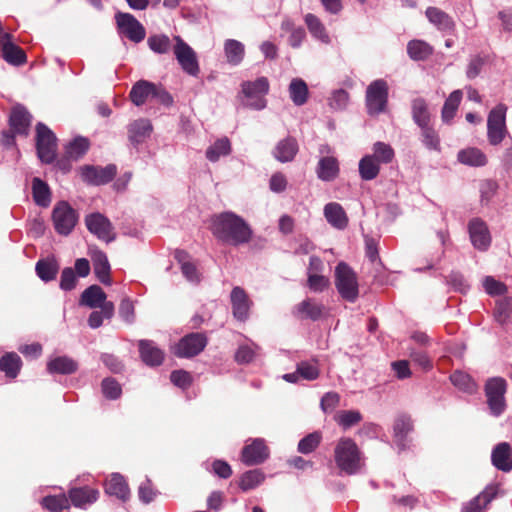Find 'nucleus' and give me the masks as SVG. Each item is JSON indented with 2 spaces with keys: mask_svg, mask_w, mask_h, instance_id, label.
<instances>
[{
  "mask_svg": "<svg viewBox=\"0 0 512 512\" xmlns=\"http://www.w3.org/2000/svg\"><path fill=\"white\" fill-rule=\"evenodd\" d=\"M498 492V484H491L486 486L480 494L470 500L463 507L462 512H484L491 501L496 498Z\"/></svg>",
  "mask_w": 512,
  "mask_h": 512,
  "instance_id": "nucleus-20",
  "label": "nucleus"
},
{
  "mask_svg": "<svg viewBox=\"0 0 512 512\" xmlns=\"http://www.w3.org/2000/svg\"><path fill=\"white\" fill-rule=\"evenodd\" d=\"M462 95L463 94L461 90H455L446 99L441 113L444 122L450 121L455 116V113L462 100Z\"/></svg>",
  "mask_w": 512,
  "mask_h": 512,
  "instance_id": "nucleus-48",
  "label": "nucleus"
},
{
  "mask_svg": "<svg viewBox=\"0 0 512 512\" xmlns=\"http://www.w3.org/2000/svg\"><path fill=\"white\" fill-rule=\"evenodd\" d=\"M324 310L325 307L322 304L307 298L294 307V314L302 320L310 319L317 321L322 317Z\"/></svg>",
  "mask_w": 512,
  "mask_h": 512,
  "instance_id": "nucleus-25",
  "label": "nucleus"
},
{
  "mask_svg": "<svg viewBox=\"0 0 512 512\" xmlns=\"http://www.w3.org/2000/svg\"><path fill=\"white\" fill-rule=\"evenodd\" d=\"M41 505L50 512H62L70 509V501L65 494L45 496L41 500Z\"/></svg>",
  "mask_w": 512,
  "mask_h": 512,
  "instance_id": "nucleus-42",
  "label": "nucleus"
},
{
  "mask_svg": "<svg viewBox=\"0 0 512 512\" xmlns=\"http://www.w3.org/2000/svg\"><path fill=\"white\" fill-rule=\"evenodd\" d=\"M298 373L307 381L316 380L320 375V369L316 361H301L297 364Z\"/></svg>",
  "mask_w": 512,
  "mask_h": 512,
  "instance_id": "nucleus-55",
  "label": "nucleus"
},
{
  "mask_svg": "<svg viewBox=\"0 0 512 512\" xmlns=\"http://www.w3.org/2000/svg\"><path fill=\"white\" fill-rule=\"evenodd\" d=\"M227 61L232 65H238L244 57V45L234 39H229L224 45Z\"/></svg>",
  "mask_w": 512,
  "mask_h": 512,
  "instance_id": "nucleus-47",
  "label": "nucleus"
},
{
  "mask_svg": "<svg viewBox=\"0 0 512 512\" xmlns=\"http://www.w3.org/2000/svg\"><path fill=\"white\" fill-rule=\"evenodd\" d=\"M407 53L415 61L426 60L433 53V47L423 40H411L407 44Z\"/></svg>",
  "mask_w": 512,
  "mask_h": 512,
  "instance_id": "nucleus-39",
  "label": "nucleus"
},
{
  "mask_svg": "<svg viewBox=\"0 0 512 512\" xmlns=\"http://www.w3.org/2000/svg\"><path fill=\"white\" fill-rule=\"evenodd\" d=\"M81 177L84 182L91 185H104L109 183L117 174V168L113 164L105 167L84 165L80 168Z\"/></svg>",
  "mask_w": 512,
  "mask_h": 512,
  "instance_id": "nucleus-13",
  "label": "nucleus"
},
{
  "mask_svg": "<svg viewBox=\"0 0 512 512\" xmlns=\"http://www.w3.org/2000/svg\"><path fill=\"white\" fill-rule=\"evenodd\" d=\"M138 348L141 360L148 366L154 367L162 364L164 352L151 340H139Z\"/></svg>",
  "mask_w": 512,
  "mask_h": 512,
  "instance_id": "nucleus-22",
  "label": "nucleus"
},
{
  "mask_svg": "<svg viewBox=\"0 0 512 512\" xmlns=\"http://www.w3.org/2000/svg\"><path fill=\"white\" fill-rule=\"evenodd\" d=\"M68 498L70 505L77 508H86L99 498V490L90 486L73 487L68 490Z\"/></svg>",
  "mask_w": 512,
  "mask_h": 512,
  "instance_id": "nucleus-21",
  "label": "nucleus"
},
{
  "mask_svg": "<svg viewBox=\"0 0 512 512\" xmlns=\"http://www.w3.org/2000/svg\"><path fill=\"white\" fill-rule=\"evenodd\" d=\"M374 158L379 163H390L394 158V150L393 148L384 142H376L373 146V155Z\"/></svg>",
  "mask_w": 512,
  "mask_h": 512,
  "instance_id": "nucleus-56",
  "label": "nucleus"
},
{
  "mask_svg": "<svg viewBox=\"0 0 512 512\" xmlns=\"http://www.w3.org/2000/svg\"><path fill=\"white\" fill-rule=\"evenodd\" d=\"M231 152V143L227 137L216 140L206 150V158L211 162H216L221 156H227Z\"/></svg>",
  "mask_w": 512,
  "mask_h": 512,
  "instance_id": "nucleus-46",
  "label": "nucleus"
},
{
  "mask_svg": "<svg viewBox=\"0 0 512 512\" xmlns=\"http://www.w3.org/2000/svg\"><path fill=\"white\" fill-rule=\"evenodd\" d=\"M114 314V304L106 302L101 306L100 311H93L88 318V324L95 329L102 325L104 319H110Z\"/></svg>",
  "mask_w": 512,
  "mask_h": 512,
  "instance_id": "nucleus-50",
  "label": "nucleus"
},
{
  "mask_svg": "<svg viewBox=\"0 0 512 512\" xmlns=\"http://www.w3.org/2000/svg\"><path fill=\"white\" fill-rule=\"evenodd\" d=\"M9 33L0 30V51L1 57L9 64L20 66L26 63L27 57L25 51L12 41Z\"/></svg>",
  "mask_w": 512,
  "mask_h": 512,
  "instance_id": "nucleus-14",
  "label": "nucleus"
},
{
  "mask_svg": "<svg viewBox=\"0 0 512 512\" xmlns=\"http://www.w3.org/2000/svg\"><path fill=\"white\" fill-rule=\"evenodd\" d=\"M492 464L503 472L512 470V451L507 442L497 444L491 454Z\"/></svg>",
  "mask_w": 512,
  "mask_h": 512,
  "instance_id": "nucleus-24",
  "label": "nucleus"
},
{
  "mask_svg": "<svg viewBox=\"0 0 512 512\" xmlns=\"http://www.w3.org/2000/svg\"><path fill=\"white\" fill-rule=\"evenodd\" d=\"M152 130V124L148 119H137L128 125L129 141L134 145L140 144L150 136Z\"/></svg>",
  "mask_w": 512,
  "mask_h": 512,
  "instance_id": "nucleus-28",
  "label": "nucleus"
},
{
  "mask_svg": "<svg viewBox=\"0 0 512 512\" xmlns=\"http://www.w3.org/2000/svg\"><path fill=\"white\" fill-rule=\"evenodd\" d=\"M35 269L38 277L41 280L49 282L56 278V275L59 270V265L55 259H45L39 260L36 263Z\"/></svg>",
  "mask_w": 512,
  "mask_h": 512,
  "instance_id": "nucleus-44",
  "label": "nucleus"
},
{
  "mask_svg": "<svg viewBox=\"0 0 512 512\" xmlns=\"http://www.w3.org/2000/svg\"><path fill=\"white\" fill-rule=\"evenodd\" d=\"M230 301L233 316L238 321H246L249 318V312L253 305L246 291L242 287H234L230 294Z\"/></svg>",
  "mask_w": 512,
  "mask_h": 512,
  "instance_id": "nucleus-16",
  "label": "nucleus"
},
{
  "mask_svg": "<svg viewBox=\"0 0 512 512\" xmlns=\"http://www.w3.org/2000/svg\"><path fill=\"white\" fill-rule=\"evenodd\" d=\"M155 89L156 84L147 80H139L132 86L129 98L136 106H142L147 99L152 98Z\"/></svg>",
  "mask_w": 512,
  "mask_h": 512,
  "instance_id": "nucleus-29",
  "label": "nucleus"
},
{
  "mask_svg": "<svg viewBox=\"0 0 512 512\" xmlns=\"http://www.w3.org/2000/svg\"><path fill=\"white\" fill-rule=\"evenodd\" d=\"M242 92L246 97L265 95L269 91V82L266 77H259L255 81H245L241 85Z\"/></svg>",
  "mask_w": 512,
  "mask_h": 512,
  "instance_id": "nucleus-43",
  "label": "nucleus"
},
{
  "mask_svg": "<svg viewBox=\"0 0 512 512\" xmlns=\"http://www.w3.org/2000/svg\"><path fill=\"white\" fill-rule=\"evenodd\" d=\"M507 383L501 377L489 379L485 385V395L491 413L494 416L501 415L506 408L505 393Z\"/></svg>",
  "mask_w": 512,
  "mask_h": 512,
  "instance_id": "nucleus-8",
  "label": "nucleus"
},
{
  "mask_svg": "<svg viewBox=\"0 0 512 512\" xmlns=\"http://www.w3.org/2000/svg\"><path fill=\"white\" fill-rule=\"evenodd\" d=\"M335 419L340 426L347 429L358 424L361 421L362 416L358 411L344 410L339 412Z\"/></svg>",
  "mask_w": 512,
  "mask_h": 512,
  "instance_id": "nucleus-58",
  "label": "nucleus"
},
{
  "mask_svg": "<svg viewBox=\"0 0 512 512\" xmlns=\"http://www.w3.org/2000/svg\"><path fill=\"white\" fill-rule=\"evenodd\" d=\"M208 338L204 333H190L180 339L174 354L180 358H191L200 354L206 347Z\"/></svg>",
  "mask_w": 512,
  "mask_h": 512,
  "instance_id": "nucleus-11",
  "label": "nucleus"
},
{
  "mask_svg": "<svg viewBox=\"0 0 512 512\" xmlns=\"http://www.w3.org/2000/svg\"><path fill=\"white\" fill-rule=\"evenodd\" d=\"M289 96L296 106L304 105L309 97V90L306 82L301 78H293L289 84Z\"/></svg>",
  "mask_w": 512,
  "mask_h": 512,
  "instance_id": "nucleus-37",
  "label": "nucleus"
},
{
  "mask_svg": "<svg viewBox=\"0 0 512 512\" xmlns=\"http://www.w3.org/2000/svg\"><path fill=\"white\" fill-rule=\"evenodd\" d=\"M173 53L182 70L193 77L200 73V66L196 52L180 36H174Z\"/></svg>",
  "mask_w": 512,
  "mask_h": 512,
  "instance_id": "nucleus-7",
  "label": "nucleus"
},
{
  "mask_svg": "<svg viewBox=\"0 0 512 512\" xmlns=\"http://www.w3.org/2000/svg\"><path fill=\"white\" fill-rule=\"evenodd\" d=\"M105 492L111 496H116L123 502L130 498L129 486L125 478L118 474H112L111 477L105 482Z\"/></svg>",
  "mask_w": 512,
  "mask_h": 512,
  "instance_id": "nucleus-27",
  "label": "nucleus"
},
{
  "mask_svg": "<svg viewBox=\"0 0 512 512\" xmlns=\"http://www.w3.org/2000/svg\"><path fill=\"white\" fill-rule=\"evenodd\" d=\"M78 283L77 276L71 267H66L62 270L60 277V288L64 291L73 290Z\"/></svg>",
  "mask_w": 512,
  "mask_h": 512,
  "instance_id": "nucleus-62",
  "label": "nucleus"
},
{
  "mask_svg": "<svg viewBox=\"0 0 512 512\" xmlns=\"http://www.w3.org/2000/svg\"><path fill=\"white\" fill-rule=\"evenodd\" d=\"M486 62H487L486 56L476 55V56L472 57L467 66L466 76L469 79L476 78L480 74V72Z\"/></svg>",
  "mask_w": 512,
  "mask_h": 512,
  "instance_id": "nucleus-64",
  "label": "nucleus"
},
{
  "mask_svg": "<svg viewBox=\"0 0 512 512\" xmlns=\"http://www.w3.org/2000/svg\"><path fill=\"white\" fill-rule=\"evenodd\" d=\"M22 367V360L15 352H7L0 357V371L5 376L14 379L18 376Z\"/></svg>",
  "mask_w": 512,
  "mask_h": 512,
  "instance_id": "nucleus-34",
  "label": "nucleus"
},
{
  "mask_svg": "<svg viewBox=\"0 0 512 512\" xmlns=\"http://www.w3.org/2000/svg\"><path fill=\"white\" fill-rule=\"evenodd\" d=\"M327 222L336 229L342 230L348 226V216L343 207L337 202H330L324 207Z\"/></svg>",
  "mask_w": 512,
  "mask_h": 512,
  "instance_id": "nucleus-26",
  "label": "nucleus"
},
{
  "mask_svg": "<svg viewBox=\"0 0 512 512\" xmlns=\"http://www.w3.org/2000/svg\"><path fill=\"white\" fill-rule=\"evenodd\" d=\"M380 171L379 162L372 155L364 156L359 162V173L363 180L375 179Z\"/></svg>",
  "mask_w": 512,
  "mask_h": 512,
  "instance_id": "nucleus-45",
  "label": "nucleus"
},
{
  "mask_svg": "<svg viewBox=\"0 0 512 512\" xmlns=\"http://www.w3.org/2000/svg\"><path fill=\"white\" fill-rule=\"evenodd\" d=\"M147 44L149 48L157 54H166L171 48L173 49L170 38L164 34L149 36Z\"/></svg>",
  "mask_w": 512,
  "mask_h": 512,
  "instance_id": "nucleus-53",
  "label": "nucleus"
},
{
  "mask_svg": "<svg viewBox=\"0 0 512 512\" xmlns=\"http://www.w3.org/2000/svg\"><path fill=\"white\" fill-rule=\"evenodd\" d=\"M421 128L422 142L430 150H440V139L437 132L430 126H423Z\"/></svg>",
  "mask_w": 512,
  "mask_h": 512,
  "instance_id": "nucleus-57",
  "label": "nucleus"
},
{
  "mask_svg": "<svg viewBox=\"0 0 512 512\" xmlns=\"http://www.w3.org/2000/svg\"><path fill=\"white\" fill-rule=\"evenodd\" d=\"M101 388L104 396L111 400L119 398L122 393L120 384L113 378H105L101 383Z\"/></svg>",
  "mask_w": 512,
  "mask_h": 512,
  "instance_id": "nucleus-60",
  "label": "nucleus"
},
{
  "mask_svg": "<svg viewBox=\"0 0 512 512\" xmlns=\"http://www.w3.org/2000/svg\"><path fill=\"white\" fill-rule=\"evenodd\" d=\"M32 121V115L23 105L17 104L12 107L9 116V126L17 135L27 137Z\"/></svg>",
  "mask_w": 512,
  "mask_h": 512,
  "instance_id": "nucleus-18",
  "label": "nucleus"
},
{
  "mask_svg": "<svg viewBox=\"0 0 512 512\" xmlns=\"http://www.w3.org/2000/svg\"><path fill=\"white\" fill-rule=\"evenodd\" d=\"M106 294L103 289L98 285H91L83 291L80 298V303L89 308H101L106 303Z\"/></svg>",
  "mask_w": 512,
  "mask_h": 512,
  "instance_id": "nucleus-33",
  "label": "nucleus"
},
{
  "mask_svg": "<svg viewBox=\"0 0 512 512\" xmlns=\"http://www.w3.org/2000/svg\"><path fill=\"white\" fill-rule=\"evenodd\" d=\"M46 368L50 374L70 375L78 370V363L68 356H58L48 361Z\"/></svg>",
  "mask_w": 512,
  "mask_h": 512,
  "instance_id": "nucleus-30",
  "label": "nucleus"
},
{
  "mask_svg": "<svg viewBox=\"0 0 512 512\" xmlns=\"http://www.w3.org/2000/svg\"><path fill=\"white\" fill-rule=\"evenodd\" d=\"M507 106L498 104L493 108L487 119V136L491 145H499L507 133L506 129Z\"/></svg>",
  "mask_w": 512,
  "mask_h": 512,
  "instance_id": "nucleus-9",
  "label": "nucleus"
},
{
  "mask_svg": "<svg viewBox=\"0 0 512 512\" xmlns=\"http://www.w3.org/2000/svg\"><path fill=\"white\" fill-rule=\"evenodd\" d=\"M269 457V448L261 438L252 440L250 444L243 447L241 460L248 466L263 463Z\"/></svg>",
  "mask_w": 512,
  "mask_h": 512,
  "instance_id": "nucleus-15",
  "label": "nucleus"
},
{
  "mask_svg": "<svg viewBox=\"0 0 512 512\" xmlns=\"http://www.w3.org/2000/svg\"><path fill=\"white\" fill-rule=\"evenodd\" d=\"M92 262H93L94 273H95L96 277L98 278V280L105 285H110L111 284L110 264H109L106 254L100 250L95 251L92 254Z\"/></svg>",
  "mask_w": 512,
  "mask_h": 512,
  "instance_id": "nucleus-31",
  "label": "nucleus"
},
{
  "mask_svg": "<svg viewBox=\"0 0 512 512\" xmlns=\"http://www.w3.org/2000/svg\"><path fill=\"white\" fill-rule=\"evenodd\" d=\"M265 479L264 473L259 469L249 470L242 474L239 481V487L242 491L254 489Z\"/></svg>",
  "mask_w": 512,
  "mask_h": 512,
  "instance_id": "nucleus-49",
  "label": "nucleus"
},
{
  "mask_svg": "<svg viewBox=\"0 0 512 512\" xmlns=\"http://www.w3.org/2000/svg\"><path fill=\"white\" fill-rule=\"evenodd\" d=\"M36 150L39 159L46 164L52 163L57 155V138L44 123L36 125Z\"/></svg>",
  "mask_w": 512,
  "mask_h": 512,
  "instance_id": "nucleus-5",
  "label": "nucleus"
},
{
  "mask_svg": "<svg viewBox=\"0 0 512 512\" xmlns=\"http://www.w3.org/2000/svg\"><path fill=\"white\" fill-rule=\"evenodd\" d=\"M339 163L335 157H322L317 165V176L323 181H333L339 175Z\"/></svg>",
  "mask_w": 512,
  "mask_h": 512,
  "instance_id": "nucleus-32",
  "label": "nucleus"
},
{
  "mask_svg": "<svg viewBox=\"0 0 512 512\" xmlns=\"http://www.w3.org/2000/svg\"><path fill=\"white\" fill-rule=\"evenodd\" d=\"M330 285L329 279L319 273H308L307 286L313 292H322Z\"/></svg>",
  "mask_w": 512,
  "mask_h": 512,
  "instance_id": "nucleus-59",
  "label": "nucleus"
},
{
  "mask_svg": "<svg viewBox=\"0 0 512 512\" xmlns=\"http://www.w3.org/2000/svg\"><path fill=\"white\" fill-rule=\"evenodd\" d=\"M32 194L33 200L38 206H49L51 202V192L49 186L38 177H35L32 180Z\"/></svg>",
  "mask_w": 512,
  "mask_h": 512,
  "instance_id": "nucleus-38",
  "label": "nucleus"
},
{
  "mask_svg": "<svg viewBox=\"0 0 512 512\" xmlns=\"http://www.w3.org/2000/svg\"><path fill=\"white\" fill-rule=\"evenodd\" d=\"M299 151L298 142L294 137L288 136L280 140L273 149V156L281 163L294 160Z\"/></svg>",
  "mask_w": 512,
  "mask_h": 512,
  "instance_id": "nucleus-23",
  "label": "nucleus"
},
{
  "mask_svg": "<svg viewBox=\"0 0 512 512\" xmlns=\"http://www.w3.org/2000/svg\"><path fill=\"white\" fill-rule=\"evenodd\" d=\"M210 231L217 240L232 246L250 242L253 235L250 225L241 216L230 211L213 215Z\"/></svg>",
  "mask_w": 512,
  "mask_h": 512,
  "instance_id": "nucleus-1",
  "label": "nucleus"
},
{
  "mask_svg": "<svg viewBox=\"0 0 512 512\" xmlns=\"http://www.w3.org/2000/svg\"><path fill=\"white\" fill-rule=\"evenodd\" d=\"M85 225L90 233L98 239L110 243L116 239V233L111 221L99 212L91 213L85 216Z\"/></svg>",
  "mask_w": 512,
  "mask_h": 512,
  "instance_id": "nucleus-10",
  "label": "nucleus"
},
{
  "mask_svg": "<svg viewBox=\"0 0 512 512\" xmlns=\"http://www.w3.org/2000/svg\"><path fill=\"white\" fill-rule=\"evenodd\" d=\"M305 24L313 37L327 44L330 42V37L322 21L314 14L308 13L305 16Z\"/></svg>",
  "mask_w": 512,
  "mask_h": 512,
  "instance_id": "nucleus-40",
  "label": "nucleus"
},
{
  "mask_svg": "<svg viewBox=\"0 0 512 512\" xmlns=\"http://www.w3.org/2000/svg\"><path fill=\"white\" fill-rule=\"evenodd\" d=\"M335 287L340 296L354 303L359 296V284L357 274L345 262H340L335 268Z\"/></svg>",
  "mask_w": 512,
  "mask_h": 512,
  "instance_id": "nucleus-3",
  "label": "nucleus"
},
{
  "mask_svg": "<svg viewBox=\"0 0 512 512\" xmlns=\"http://www.w3.org/2000/svg\"><path fill=\"white\" fill-rule=\"evenodd\" d=\"M411 114L413 121L419 126L430 125L431 114L428 104L424 98H415L411 103Z\"/></svg>",
  "mask_w": 512,
  "mask_h": 512,
  "instance_id": "nucleus-35",
  "label": "nucleus"
},
{
  "mask_svg": "<svg viewBox=\"0 0 512 512\" xmlns=\"http://www.w3.org/2000/svg\"><path fill=\"white\" fill-rule=\"evenodd\" d=\"M79 214L66 201L58 202L52 210V221L55 231L68 236L78 223Z\"/></svg>",
  "mask_w": 512,
  "mask_h": 512,
  "instance_id": "nucleus-6",
  "label": "nucleus"
},
{
  "mask_svg": "<svg viewBox=\"0 0 512 512\" xmlns=\"http://www.w3.org/2000/svg\"><path fill=\"white\" fill-rule=\"evenodd\" d=\"M334 460L341 473L357 474L362 466V455L357 444L351 438H341L334 449Z\"/></svg>",
  "mask_w": 512,
  "mask_h": 512,
  "instance_id": "nucleus-2",
  "label": "nucleus"
},
{
  "mask_svg": "<svg viewBox=\"0 0 512 512\" xmlns=\"http://www.w3.org/2000/svg\"><path fill=\"white\" fill-rule=\"evenodd\" d=\"M115 18L119 32L129 40L139 43L145 38L144 26L132 14L119 12Z\"/></svg>",
  "mask_w": 512,
  "mask_h": 512,
  "instance_id": "nucleus-12",
  "label": "nucleus"
},
{
  "mask_svg": "<svg viewBox=\"0 0 512 512\" xmlns=\"http://www.w3.org/2000/svg\"><path fill=\"white\" fill-rule=\"evenodd\" d=\"M483 286L485 291L491 296L503 295L507 291V287L504 283L496 280L492 276H486L483 280Z\"/></svg>",
  "mask_w": 512,
  "mask_h": 512,
  "instance_id": "nucleus-61",
  "label": "nucleus"
},
{
  "mask_svg": "<svg viewBox=\"0 0 512 512\" xmlns=\"http://www.w3.org/2000/svg\"><path fill=\"white\" fill-rule=\"evenodd\" d=\"M468 229L473 246L481 251L487 250L491 244V236L486 223L480 218H473Z\"/></svg>",
  "mask_w": 512,
  "mask_h": 512,
  "instance_id": "nucleus-19",
  "label": "nucleus"
},
{
  "mask_svg": "<svg viewBox=\"0 0 512 512\" xmlns=\"http://www.w3.org/2000/svg\"><path fill=\"white\" fill-rule=\"evenodd\" d=\"M458 161L470 166H484L487 163L486 155L478 148H467L458 152Z\"/></svg>",
  "mask_w": 512,
  "mask_h": 512,
  "instance_id": "nucleus-41",
  "label": "nucleus"
},
{
  "mask_svg": "<svg viewBox=\"0 0 512 512\" xmlns=\"http://www.w3.org/2000/svg\"><path fill=\"white\" fill-rule=\"evenodd\" d=\"M450 380L455 387L464 392L474 393L477 390L476 383L473 381L470 375L464 372L455 371L453 374H451Z\"/></svg>",
  "mask_w": 512,
  "mask_h": 512,
  "instance_id": "nucleus-51",
  "label": "nucleus"
},
{
  "mask_svg": "<svg viewBox=\"0 0 512 512\" xmlns=\"http://www.w3.org/2000/svg\"><path fill=\"white\" fill-rule=\"evenodd\" d=\"M321 440L322 434L320 432H312L299 441L297 449L302 454H309L320 445Z\"/></svg>",
  "mask_w": 512,
  "mask_h": 512,
  "instance_id": "nucleus-54",
  "label": "nucleus"
},
{
  "mask_svg": "<svg viewBox=\"0 0 512 512\" xmlns=\"http://www.w3.org/2000/svg\"><path fill=\"white\" fill-rule=\"evenodd\" d=\"M389 87L385 80L377 79L371 82L365 95L367 113L370 116H378L384 113L388 105Z\"/></svg>",
  "mask_w": 512,
  "mask_h": 512,
  "instance_id": "nucleus-4",
  "label": "nucleus"
},
{
  "mask_svg": "<svg viewBox=\"0 0 512 512\" xmlns=\"http://www.w3.org/2000/svg\"><path fill=\"white\" fill-rule=\"evenodd\" d=\"M349 93L344 89L336 90L329 99V105L336 110L345 109L349 102Z\"/></svg>",
  "mask_w": 512,
  "mask_h": 512,
  "instance_id": "nucleus-63",
  "label": "nucleus"
},
{
  "mask_svg": "<svg viewBox=\"0 0 512 512\" xmlns=\"http://www.w3.org/2000/svg\"><path fill=\"white\" fill-rule=\"evenodd\" d=\"M90 143L87 138L77 137L66 147V155L70 159L78 160L89 149Z\"/></svg>",
  "mask_w": 512,
  "mask_h": 512,
  "instance_id": "nucleus-52",
  "label": "nucleus"
},
{
  "mask_svg": "<svg viewBox=\"0 0 512 512\" xmlns=\"http://www.w3.org/2000/svg\"><path fill=\"white\" fill-rule=\"evenodd\" d=\"M428 20L443 31L453 30L455 23L452 18L444 11L437 7H428L426 10Z\"/></svg>",
  "mask_w": 512,
  "mask_h": 512,
  "instance_id": "nucleus-36",
  "label": "nucleus"
},
{
  "mask_svg": "<svg viewBox=\"0 0 512 512\" xmlns=\"http://www.w3.org/2000/svg\"><path fill=\"white\" fill-rule=\"evenodd\" d=\"M414 423L409 414H398L393 423V439L400 450H404L408 446V435L413 432Z\"/></svg>",
  "mask_w": 512,
  "mask_h": 512,
  "instance_id": "nucleus-17",
  "label": "nucleus"
}]
</instances>
